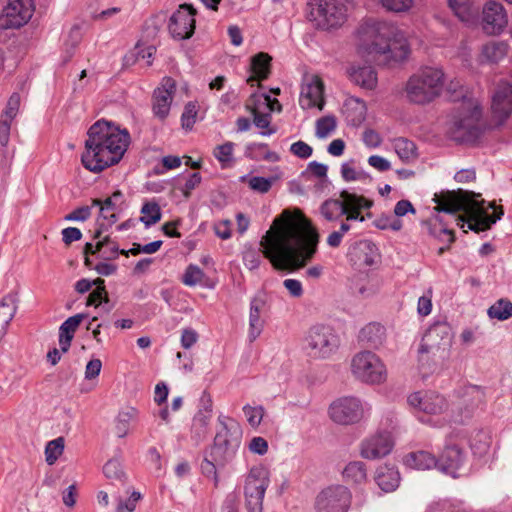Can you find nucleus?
Returning <instances> with one entry per match:
<instances>
[{"label":"nucleus","instance_id":"obj_1","mask_svg":"<svg viewBox=\"0 0 512 512\" xmlns=\"http://www.w3.org/2000/svg\"><path fill=\"white\" fill-rule=\"evenodd\" d=\"M319 239L317 229L300 209H286L261 238V252L275 270L295 272L314 258Z\"/></svg>","mask_w":512,"mask_h":512},{"label":"nucleus","instance_id":"obj_2","mask_svg":"<svg viewBox=\"0 0 512 512\" xmlns=\"http://www.w3.org/2000/svg\"><path fill=\"white\" fill-rule=\"evenodd\" d=\"M129 144L130 134L127 129H121L111 121L100 119L88 129L81 162L93 173L102 172L120 162Z\"/></svg>","mask_w":512,"mask_h":512},{"label":"nucleus","instance_id":"obj_3","mask_svg":"<svg viewBox=\"0 0 512 512\" xmlns=\"http://www.w3.org/2000/svg\"><path fill=\"white\" fill-rule=\"evenodd\" d=\"M358 51L383 56L386 62H401L410 52L404 34L393 24L367 19L357 29Z\"/></svg>","mask_w":512,"mask_h":512},{"label":"nucleus","instance_id":"obj_4","mask_svg":"<svg viewBox=\"0 0 512 512\" xmlns=\"http://www.w3.org/2000/svg\"><path fill=\"white\" fill-rule=\"evenodd\" d=\"M476 196L474 192L463 189L443 191L434 197V201L437 204L435 209L438 212L447 214H455L462 211L472 221L469 223L470 230L474 232L485 231L501 219L504 213L503 208L499 207L494 211L493 215H488L483 207L485 201H477L475 199Z\"/></svg>","mask_w":512,"mask_h":512},{"label":"nucleus","instance_id":"obj_5","mask_svg":"<svg viewBox=\"0 0 512 512\" xmlns=\"http://www.w3.org/2000/svg\"><path fill=\"white\" fill-rule=\"evenodd\" d=\"M221 428L217 431L213 444L204 452L201 463L202 474L218 483L217 470L231 463L241 445L242 429L240 425L230 420L226 423L224 417L218 418Z\"/></svg>","mask_w":512,"mask_h":512},{"label":"nucleus","instance_id":"obj_6","mask_svg":"<svg viewBox=\"0 0 512 512\" xmlns=\"http://www.w3.org/2000/svg\"><path fill=\"white\" fill-rule=\"evenodd\" d=\"M451 102H459L454 115L453 123L449 129V136L458 143H474L482 135L479 121L482 109L476 99L470 96L468 89L446 91Z\"/></svg>","mask_w":512,"mask_h":512},{"label":"nucleus","instance_id":"obj_7","mask_svg":"<svg viewBox=\"0 0 512 512\" xmlns=\"http://www.w3.org/2000/svg\"><path fill=\"white\" fill-rule=\"evenodd\" d=\"M453 331L447 322H435L426 330L418 348L421 367L431 369L444 361L450 351Z\"/></svg>","mask_w":512,"mask_h":512},{"label":"nucleus","instance_id":"obj_8","mask_svg":"<svg viewBox=\"0 0 512 512\" xmlns=\"http://www.w3.org/2000/svg\"><path fill=\"white\" fill-rule=\"evenodd\" d=\"M373 201L362 195L342 190L339 199H327L320 206V213L327 221H336L346 216L347 221L364 222L361 210L370 209Z\"/></svg>","mask_w":512,"mask_h":512},{"label":"nucleus","instance_id":"obj_9","mask_svg":"<svg viewBox=\"0 0 512 512\" xmlns=\"http://www.w3.org/2000/svg\"><path fill=\"white\" fill-rule=\"evenodd\" d=\"M444 73L441 69L426 67L411 76L406 84V94L410 102L426 104L439 96L443 87Z\"/></svg>","mask_w":512,"mask_h":512},{"label":"nucleus","instance_id":"obj_10","mask_svg":"<svg viewBox=\"0 0 512 512\" xmlns=\"http://www.w3.org/2000/svg\"><path fill=\"white\" fill-rule=\"evenodd\" d=\"M310 20L316 22L318 28L330 30L341 26L347 14L355 5V0H310Z\"/></svg>","mask_w":512,"mask_h":512},{"label":"nucleus","instance_id":"obj_11","mask_svg":"<svg viewBox=\"0 0 512 512\" xmlns=\"http://www.w3.org/2000/svg\"><path fill=\"white\" fill-rule=\"evenodd\" d=\"M304 348L314 359H327L334 354L339 345V336L327 325H314L306 333Z\"/></svg>","mask_w":512,"mask_h":512},{"label":"nucleus","instance_id":"obj_12","mask_svg":"<svg viewBox=\"0 0 512 512\" xmlns=\"http://www.w3.org/2000/svg\"><path fill=\"white\" fill-rule=\"evenodd\" d=\"M269 482V472L264 466H254L250 469L244 486L248 512H262L263 499Z\"/></svg>","mask_w":512,"mask_h":512},{"label":"nucleus","instance_id":"obj_13","mask_svg":"<svg viewBox=\"0 0 512 512\" xmlns=\"http://www.w3.org/2000/svg\"><path fill=\"white\" fill-rule=\"evenodd\" d=\"M351 366L353 374L362 382L378 384L386 378L384 364L376 354L370 351L356 354Z\"/></svg>","mask_w":512,"mask_h":512},{"label":"nucleus","instance_id":"obj_14","mask_svg":"<svg viewBox=\"0 0 512 512\" xmlns=\"http://www.w3.org/2000/svg\"><path fill=\"white\" fill-rule=\"evenodd\" d=\"M352 495L343 485H332L323 489L316 497V512H347L351 505Z\"/></svg>","mask_w":512,"mask_h":512},{"label":"nucleus","instance_id":"obj_15","mask_svg":"<svg viewBox=\"0 0 512 512\" xmlns=\"http://www.w3.org/2000/svg\"><path fill=\"white\" fill-rule=\"evenodd\" d=\"M196 9L192 4L184 3L171 15L168 23V30L175 40L190 39L196 27Z\"/></svg>","mask_w":512,"mask_h":512},{"label":"nucleus","instance_id":"obj_16","mask_svg":"<svg viewBox=\"0 0 512 512\" xmlns=\"http://www.w3.org/2000/svg\"><path fill=\"white\" fill-rule=\"evenodd\" d=\"M33 0H8L0 15V26L4 29H18L33 15Z\"/></svg>","mask_w":512,"mask_h":512},{"label":"nucleus","instance_id":"obj_17","mask_svg":"<svg viewBox=\"0 0 512 512\" xmlns=\"http://www.w3.org/2000/svg\"><path fill=\"white\" fill-rule=\"evenodd\" d=\"M329 414L334 422L350 425L362 419L363 407L360 400L355 397H342L330 405Z\"/></svg>","mask_w":512,"mask_h":512},{"label":"nucleus","instance_id":"obj_18","mask_svg":"<svg viewBox=\"0 0 512 512\" xmlns=\"http://www.w3.org/2000/svg\"><path fill=\"white\" fill-rule=\"evenodd\" d=\"M459 397V416L455 417L454 421L464 423L472 417L473 412L484 402L485 393L477 385H466L460 388Z\"/></svg>","mask_w":512,"mask_h":512},{"label":"nucleus","instance_id":"obj_19","mask_svg":"<svg viewBox=\"0 0 512 512\" xmlns=\"http://www.w3.org/2000/svg\"><path fill=\"white\" fill-rule=\"evenodd\" d=\"M508 23L507 14L500 2L490 0L482 10V29L488 35L500 34Z\"/></svg>","mask_w":512,"mask_h":512},{"label":"nucleus","instance_id":"obj_20","mask_svg":"<svg viewBox=\"0 0 512 512\" xmlns=\"http://www.w3.org/2000/svg\"><path fill=\"white\" fill-rule=\"evenodd\" d=\"M175 91L176 82L171 77H164L160 86L154 90L152 110L160 120L166 119L169 115Z\"/></svg>","mask_w":512,"mask_h":512},{"label":"nucleus","instance_id":"obj_21","mask_svg":"<svg viewBox=\"0 0 512 512\" xmlns=\"http://www.w3.org/2000/svg\"><path fill=\"white\" fill-rule=\"evenodd\" d=\"M491 110L497 124L506 121L512 112V85L507 82L497 85L492 96Z\"/></svg>","mask_w":512,"mask_h":512},{"label":"nucleus","instance_id":"obj_22","mask_svg":"<svg viewBox=\"0 0 512 512\" xmlns=\"http://www.w3.org/2000/svg\"><path fill=\"white\" fill-rule=\"evenodd\" d=\"M393 448V441L389 432H379L365 439L361 443V456L365 459L375 460L388 455Z\"/></svg>","mask_w":512,"mask_h":512},{"label":"nucleus","instance_id":"obj_23","mask_svg":"<svg viewBox=\"0 0 512 512\" xmlns=\"http://www.w3.org/2000/svg\"><path fill=\"white\" fill-rule=\"evenodd\" d=\"M407 402L411 407L431 415L440 414L447 407L446 399L434 391L426 392L424 395L420 392L412 393L408 396Z\"/></svg>","mask_w":512,"mask_h":512},{"label":"nucleus","instance_id":"obj_24","mask_svg":"<svg viewBox=\"0 0 512 512\" xmlns=\"http://www.w3.org/2000/svg\"><path fill=\"white\" fill-rule=\"evenodd\" d=\"M323 92L324 86L321 79L312 76L301 89L299 104L302 109L318 107L322 110L324 107Z\"/></svg>","mask_w":512,"mask_h":512},{"label":"nucleus","instance_id":"obj_25","mask_svg":"<svg viewBox=\"0 0 512 512\" xmlns=\"http://www.w3.org/2000/svg\"><path fill=\"white\" fill-rule=\"evenodd\" d=\"M465 454L456 444L445 446L438 461V469L454 475V473L463 465Z\"/></svg>","mask_w":512,"mask_h":512},{"label":"nucleus","instance_id":"obj_26","mask_svg":"<svg viewBox=\"0 0 512 512\" xmlns=\"http://www.w3.org/2000/svg\"><path fill=\"white\" fill-rule=\"evenodd\" d=\"M386 340V328L378 322H371L359 332V341L373 349L381 347Z\"/></svg>","mask_w":512,"mask_h":512},{"label":"nucleus","instance_id":"obj_27","mask_svg":"<svg viewBox=\"0 0 512 512\" xmlns=\"http://www.w3.org/2000/svg\"><path fill=\"white\" fill-rule=\"evenodd\" d=\"M86 317V313L73 315L67 318L59 327V346L63 353L69 350L74 338V333Z\"/></svg>","mask_w":512,"mask_h":512},{"label":"nucleus","instance_id":"obj_28","mask_svg":"<svg viewBox=\"0 0 512 512\" xmlns=\"http://www.w3.org/2000/svg\"><path fill=\"white\" fill-rule=\"evenodd\" d=\"M271 61L272 57L265 52L253 56L250 65L253 74L248 77L247 83L253 85L254 82L266 80L271 73Z\"/></svg>","mask_w":512,"mask_h":512},{"label":"nucleus","instance_id":"obj_29","mask_svg":"<svg viewBox=\"0 0 512 512\" xmlns=\"http://www.w3.org/2000/svg\"><path fill=\"white\" fill-rule=\"evenodd\" d=\"M375 481L384 492H392L399 485L400 474L395 466L383 465L377 468Z\"/></svg>","mask_w":512,"mask_h":512},{"label":"nucleus","instance_id":"obj_30","mask_svg":"<svg viewBox=\"0 0 512 512\" xmlns=\"http://www.w3.org/2000/svg\"><path fill=\"white\" fill-rule=\"evenodd\" d=\"M404 463L407 467L417 470L438 468V461L435 456L423 450L408 453L404 458Z\"/></svg>","mask_w":512,"mask_h":512},{"label":"nucleus","instance_id":"obj_31","mask_svg":"<svg viewBox=\"0 0 512 512\" xmlns=\"http://www.w3.org/2000/svg\"><path fill=\"white\" fill-rule=\"evenodd\" d=\"M351 253L366 266H372L377 257V247L370 240H360L350 246Z\"/></svg>","mask_w":512,"mask_h":512},{"label":"nucleus","instance_id":"obj_32","mask_svg":"<svg viewBox=\"0 0 512 512\" xmlns=\"http://www.w3.org/2000/svg\"><path fill=\"white\" fill-rule=\"evenodd\" d=\"M349 74L351 81L363 88L373 89L377 84L376 71L371 66L352 67Z\"/></svg>","mask_w":512,"mask_h":512},{"label":"nucleus","instance_id":"obj_33","mask_svg":"<svg viewBox=\"0 0 512 512\" xmlns=\"http://www.w3.org/2000/svg\"><path fill=\"white\" fill-rule=\"evenodd\" d=\"M508 51V44L504 41H489L482 46L481 62L498 63Z\"/></svg>","mask_w":512,"mask_h":512},{"label":"nucleus","instance_id":"obj_34","mask_svg":"<svg viewBox=\"0 0 512 512\" xmlns=\"http://www.w3.org/2000/svg\"><path fill=\"white\" fill-rule=\"evenodd\" d=\"M487 314L491 319L505 321L512 317V302L501 298L489 307Z\"/></svg>","mask_w":512,"mask_h":512},{"label":"nucleus","instance_id":"obj_35","mask_svg":"<svg viewBox=\"0 0 512 512\" xmlns=\"http://www.w3.org/2000/svg\"><path fill=\"white\" fill-rule=\"evenodd\" d=\"M343 476L348 482L360 484L366 480L365 464L361 461L350 462L343 471Z\"/></svg>","mask_w":512,"mask_h":512},{"label":"nucleus","instance_id":"obj_36","mask_svg":"<svg viewBox=\"0 0 512 512\" xmlns=\"http://www.w3.org/2000/svg\"><path fill=\"white\" fill-rule=\"evenodd\" d=\"M394 148L397 155L403 161L408 162L417 157L416 144L407 138L400 137L395 139Z\"/></svg>","mask_w":512,"mask_h":512},{"label":"nucleus","instance_id":"obj_37","mask_svg":"<svg viewBox=\"0 0 512 512\" xmlns=\"http://www.w3.org/2000/svg\"><path fill=\"white\" fill-rule=\"evenodd\" d=\"M141 213L143 214L140 217V221L146 226L150 227L161 220L162 213L159 204L155 201H150L144 203L141 208Z\"/></svg>","mask_w":512,"mask_h":512},{"label":"nucleus","instance_id":"obj_38","mask_svg":"<svg viewBox=\"0 0 512 512\" xmlns=\"http://www.w3.org/2000/svg\"><path fill=\"white\" fill-rule=\"evenodd\" d=\"M103 473L108 479L120 485H125L127 482L126 473L123 471L122 465L117 459L107 461L103 467Z\"/></svg>","mask_w":512,"mask_h":512},{"label":"nucleus","instance_id":"obj_39","mask_svg":"<svg viewBox=\"0 0 512 512\" xmlns=\"http://www.w3.org/2000/svg\"><path fill=\"white\" fill-rule=\"evenodd\" d=\"M211 415H206L202 410H199L195 415L192 426L193 438L197 442L204 440L208 434V424Z\"/></svg>","mask_w":512,"mask_h":512},{"label":"nucleus","instance_id":"obj_40","mask_svg":"<svg viewBox=\"0 0 512 512\" xmlns=\"http://www.w3.org/2000/svg\"><path fill=\"white\" fill-rule=\"evenodd\" d=\"M136 415L137 410L133 407H128L118 413L115 429L119 438H123L127 435L130 421L133 420Z\"/></svg>","mask_w":512,"mask_h":512},{"label":"nucleus","instance_id":"obj_41","mask_svg":"<svg viewBox=\"0 0 512 512\" xmlns=\"http://www.w3.org/2000/svg\"><path fill=\"white\" fill-rule=\"evenodd\" d=\"M268 145L266 143H250L246 146L245 156L251 160H259L264 159L268 161H277L278 156L276 153L271 151H266L263 155H261L258 150L266 149Z\"/></svg>","mask_w":512,"mask_h":512},{"label":"nucleus","instance_id":"obj_42","mask_svg":"<svg viewBox=\"0 0 512 512\" xmlns=\"http://www.w3.org/2000/svg\"><path fill=\"white\" fill-rule=\"evenodd\" d=\"M448 7L452 10L454 15L464 23H471L473 19V12L471 7L466 2H460L458 0H448Z\"/></svg>","mask_w":512,"mask_h":512},{"label":"nucleus","instance_id":"obj_43","mask_svg":"<svg viewBox=\"0 0 512 512\" xmlns=\"http://www.w3.org/2000/svg\"><path fill=\"white\" fill-rule=\"evenodd\" d=\"M253 114V122L256 127L262 129V136H269L276 133L275 127H270L271 115L269 113L262 114L256 108L251 109Z\"/></svg>","mask_w":512,"mask_h":512},{"label":"nucleus","instance_id":"obj_44","mask_svg":"<svg viewBox=\"0 0 512 512\" xmlns=\"http://www.w3.org/2000/svg\"><path fill=\"white\" fill-rule=\"evenodd\" d=\"M337 122L333 115H327L316 121V136L320 139L327 137L336 129Z\"/></svg>","mask_w":512,"mask_h":512},{"label":"nucleus","instance_id":"obj_45","mask_svg":"<svg viewBox=\"0 0 512 512\" xmlns=\"http://www.w3.org/2000/svg\"><path fill=\"white\" fill-rule=\"evenodd\" d=\"M64 450V439L58 437L47 443L45 448L46 461L49 465L55 463Z\"/></svg>","mask_w":512,"mask_h":512},{"label":"nucleus","instance_id":"obj_46","mask_svg":"<svg viewBox=\"0 0 512 512\" xmlns=\"http://www.w3.org/2000/svg\"><path fill=\"white\" fill-rule=\"evenodd\" d=\"M204 277L205 273L197 265L190 264L182 276V282L186 286L193 287L200 284Z\"/></svg>","mask_w":512,"mask_h":512},{"label":"nucleus","instance_id":"obj_47","mask_svg":"<svg viewBox=\"0 0 512 512\" xmlns=\"http://www.w3.org/2000/svg\"><path fill=\"white\" fill-rule=\"evenodd\" d=\"M373 225L380 230L391 229L400 231L402 229V221L393 218L390 215L382 214L373 221Z\"/></svg>","mask_w":512,"mask_h":512},{"label":"nucleus","instance_id":"obj_48","mask_svg":"<svg viewBox=\"0 0 512 512\" xmlns=\"http://www.w3.org/2000/svg\"><path fill=\"white\" fill-rule=\"evenodd\" d=\"M197 106L194 102H188L181 115V125L185 130H190L196 122Z\"/></svg>","mask_w":512,"mask_h":512},{"label":"nucleus","instance_id":"obj_49","mask_svg":"<svg viewBox=\"0 0 512 512\" xmlns=\"http://www.w3.org/2000/svg\"><path fill=\"white\" fill-rule=\"evenodd\" d=\"M274 181V177L253 176L248 180V185L252 190L264 194L271 189Z\"/></svg>","mask_w":512,"mask_h":512},{"label":"nucleus","instance_id":"obj_50","mask_svg":"<svg viewBox=\"0 0 512 512\" xmlns=\"http://www.w3.org/2000/svg\"><path fill=\"white\" fill-rule=\"evenodd\" d=\"M264 327V320L260 315L250 310L249 313V340L255 341L261 334Z\"/></svg>","mask_w":512,"mask_h":512},{"label":"nucleus","instance_id":"obj_51","mask_svg":"<svg viewBox=\"0 0 512 512\" xmlns=\"http://www.w3.org/2000/svg\"><path fill=\"white\" fill-rule=\"evenodd\" d=\"M439 221V227L437 228L436 224L432 226L430 221H425L424 224L428 226L429 233L439 239H442V236H448V242L449 244L453 243L455 241V235L454 232L447 227L444 226L441 219H436Z\"/></svg>","mask_w":512,"mask_h":512},{"label":"nucleus","instance_id":"obj_52","mask_svg":"<svg viewBox=\"0 0 512 512\" xmlns=\"http://www.w3.org/2000/svg\"><path fill=\"white\" fill-rule=\"evenodd\" d=\"M243 412H244L245 416L247 417L248 423L252 427H257L260 425V423L263 419V416H264L263 406L252 407L250 405H245L243 407Z\"/></svg>","mask_w":512,"mask_h":512},{"label":"nucleus","instance_id":"obj_53","mask_svg":"<svg viewBox=\"0 0 512 512\" xmlns=\"http://www.w3.org/2000/svg\"><path fill=\"white\" fill-rule=\"evenodd\" d=\"M381 2L384 8L396 13L408 11L413 4V0H381Z\"/></svg>","mask_w":512,"mask_h":512},{"label":"nucleus","instance_id":"obj_54","mask_svg":"<svg viewBox=\"0 0 512 512\" xmlns=\"http://www.w3.org/2000/svg\"><path fill=\"white\" fill-rule=\"evenodd\" d=\"M20 106V95L18 93H13L8 99L6 108L1 117L6 118L7 120H13L17 115Z\"/></svg>","mask_w":512,"mask_h":512},{"label":"nucleus","instance_id":"obj_55","mask_svg":"<svg viewBox=\"0 0 512 512\" xmlns=\"http://www.w3.org/2000/svg\"><path fill=\"white\" fill-rule=\"evenodd\" d=\"M233 146L234 144L232 142L218 145L214 150V156L221 163L229 162L232 158Z\"/></svg>","mask_w":512,"mask_h":512},{"label":"nucleus","instance_id":"obj_56","mask_svg":"<svg viewBox=\"0 0 512 512\" xmlns=\"http://www.w3.org/2000/svg\"><path fill=\"white\" fill-rule=\"evenodd\" d=\"M201 180L202 177L200 173L194 172L189 176L185 184L179 188L186 199L190 198L192 190H194L201 183Z\"/></svg>","mask_w":512,"mask_h":512},{"label":"nucleus","instance_id":"obj_57","mask_svg":"<svg viewBox=\"0 0 512 512\" xmlns=\"http://www.w3.org/2000/svg\"><path fill=\"white\" fill-rule=\"evenodd\" d=\"M290 151L301 159H307L313 153L312 147L302 140L293 143L290 147Z\"/></svg>","mask_w":512,"mask_h":512},{"label":"nucleus","instance_id":"obj_58","mask_svg":"<svg viewBox=\"0 0 512 512\" xmlns=\"http://www.w3.org/2000/svg\"><path fill=\"white\" fill-rule=\"evenodd\" d=\"M283 286L294 298H300L304 293L302 283L297 279H286L283 281Z\"/></svg>","mask_w":512,"mask_h":512},{"label":"nucleus","instance_id":"obj_59","mask_svg":"<svg viewBox=\"0 0 512 512\" xmlns=\"http://www.w3.org/2000/svg\"><path fill=\"white\" fill-rule=\"evenodd\" d=\"M249 450L258 455H264L268 451V442L263 437H253L249 443Z\"/></svg>","mask_w":512,"mask_h":512},{"label":"nucleus","instance_id":"obj_60","mask_svg":"<svg viewBox=\"0 0 512 512\" xmlns=\"http://www.w3.org/2000/svg\"><path fill=\"white\" fill-rule=\"evenodd\" d=\"M198 340L197 332L192 328H185L181 334V346L184 349L191 348Z\"/></svg>","mask_w":512,"mask_h":512},{"label":"nucleus","instance_id":"obj_61","mask_svg":"<svg viewBox=\"0 0 512 512\" xmlns=\"http://www.w3.org/2000/svg\"><path fill=\"white\" fill-rule=\"evenodd\" d=\"M62 240L66 245H70L82 238V232L76 227H67L62 230Z\"/></svg>","mask_w":512,"mask_h":512},{"label":"nucleus","instance_id":"obj_62","mask_svg":"<svg viewBox=\"0 0 512 512\" xmlns=\"http://www.w3.org/2000/svg\"><path fill=\"white\" fill-rule=\"evenodd\" d=\"M243 260H244L245 266L250 270L259 268V266L261 264V256H260L259 252L255 251V250L247 251L243 256Z\"/></svg>","mask_w":512,"mask_h":512},{"label":"nucleus","instance_id":"obj_63","mask_svg":"<svg viewBox=\"0 0 512 512\" xmlns=\"http://www.w3.org/2000/svg\"><path fill=\"white\" fill-rule=\"evenodd\" d=\"M266 295L263 292L257 293L250 302V310L260 315L266 307Z\"/></svg>","mask_w":512,"mask_h":512},{"label":"nucleus","instance_id":"obj_64","mask_svg":"<svg viewBox=\"0 0 512 512\" xmlns=\"http://www.w3.org/2000/svg\"><path fill=\"white\" fill-rule=\"evenodd\" d=\"M102 362L100 359H92L90 360L85 369V378L88 380L96 378L101 371Z\"/></svg>","mask_w":512,"mask_h":512}]
</instances>
